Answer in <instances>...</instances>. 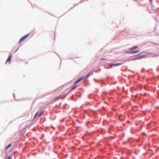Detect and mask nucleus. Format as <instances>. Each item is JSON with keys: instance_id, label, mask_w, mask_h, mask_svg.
Listing matches in <instances>:
<instances>
[{"instance_id": "1", "label": "nucleus", "mask_w": 159, "mask_h": 159, "mask_svg": "<svg viewBox=\"0 0 159 159\" xmlns=\"http://www.w3.org/2000/svg\"><path fill=\"white\" fill-rule=\"evenodd\" d=\"M43 111L42 110L41 111H38L36 114L34 118H38L40 117L43 113Z\"/></svg>"}, {"instance_id": "11", "label": "nucleus", "mask_w": 159, "mask_h": 159, "mask_svg": "<svg viewBox=\"0 0 159 159\" xmlns=\"http://www.w3.org/2000/svg\"><path fill=\"white\" fill-rule=\"evenodd\" d=\"M77 86V85H75L74 86H73L71 89V90H73V89H75V88Z\"/></svg>"}, {"instance_id": "9", "label": "nucleus", "mask_w": 159, "mask_h": 159, "mask_svg": "<svg viewBox=\"0 0 159 159\" xmlns=\"http://www.w3.org/2000/svg\"><path fill=\"white\" fill-rule=\"evenodd\" d=\"M92 74V72H90V73H89L86 76L87 78L89 77Z\"/></svg>"}, {"instance_id": "10", "label": "nucleus", "mask_w": 159, "mask_h": 159, "mask_svg": "<svg viewBox=\"0 0 159 159\" xmlns=\"http://www.w3.org/2000/svg\"><path fill=\"white\" fill-rule=\"evenodd\" d=\"M11 143H10L9 144L8 146H7V148H6V150H7L11 146Z\"/></svg>"}, {"instance_id": "13", "label": "nucleus", "mask_w": 159, "mask_h": 159, "mask_svg": "<svg viewBox=\"0 0 159 159\" xmlns=\"http://www.w3.org/2000/svg\"><path fill=\"white\" fill-rule=\"evenodd\" d=\"M151 1V0H150Z\"/></svg>"}, {"instance_id": "5", "label": "nucleus", "mask_w": 159, "mask_h": 159, "mask_svg": "<svg viewBox=\"0 0 159 159\" xmlns=\"http://www.w3.org/2000/svg\"><path fill=\"white\" fill-rule=\"evenodd\" d=\"M138 48V47L137 46H134V47H133L130 48H129V50H131V51H133V50H135L136 49Z\"/></svg>"}, {"instance_id": "2", "label": "nucleus", "mask_w": 159, "mask_h": 159, "mask_svg": "<svg viewBox=\"0 0 159 159\" xmlns=\"http://www.w3.org/2000/svg\"><path fill=\"white\" fill-rule=\"evenodd\" d=\"M12 57V55L11 54L9 56L6 61V63H8L9 64L10 63Z\"/></svg>"}, {"instance_id": "4", "label": "nucleus", "mask_w": 159, "mask_h": 159, "mask_svg": "<svg viewBox=\"0 0 159 159\" xmlns=\"http://www.w3.org/2000/svg\"><path fill=\"white\" fill-rule=\"evenodd\" d=\"M139 50H137L134 51H131L127 52V53H137L139 52Z\"/></svg>"}, {"instance_id": "3", "label": "nucleus", "mask_w": 159, "mask_h": 159, "mask_svg": "<svg viewBox=\"0 0 159 159\" xmlns=\"http://www.w3.org/2000/svg\"><path fill=\"white\" fill-rule=\"evenodd\" d=\"M30 35V34H28L25 36L24 37H23V38H22L20 40L19 43H20L21 42L25 40V39L26 38V37H27L28 36H29Z\"/></svg>"}, {"instance_id": "8", "label": "nucleus", "mask_w": 159, "mask_h": 159, "mask_svg": "<svg viewBox=\"0 0 159 159\" xmlns=\"http://www.w3.org/2000/svg\"><path fill=\"white\" fill-rule=\"evenodd\" d=\"M61 97L60 96H59L57 97L56 99H55V101H57V100L61 99Z\"/></svg>"}, {"instance_id": "12", "label": "nucleus", "mask_w": 159, "mask_h": 159, "mask_svg": "<svg viewBox=\"0 0 159 159\" xmlns=\"http://www.w3.org/2000/svg\"><path fill=\"white\" fill-rule=\"evenodd\" d=\"M8 159H11V157L10 156H9L8 157Z\"/></svg>"}, {"instance_id": "7", "label": "nucleus", "mask_w": 159, "mask_h": 159, "mask_svg": "<svg viewBox=\"0 0 159 159\" xmlns=\"http://www.w3.org/2000/svg\"><path fill=\"white\" fill-rule=\"evenodd\" d=\"M83 79V78H81L80 79H79L78 80H77L76 81H75L74 83V84H75L79 82L81 80Z\"/></svg>"}, {"instance_id": "6", "label": "nucleus", "mask_w": 159, "mask_h": 159, "mask_svg": "<svg viewBox=\"0 0 159 159\" xmlns=\"http://www.w3.org/2000/svg\"><path fill=\"white\" fill-rule=\"evenodd\" d=\"M122 63H117V64H110L109 66H119V65H121Z\"/></svg>"}]
</instances>
